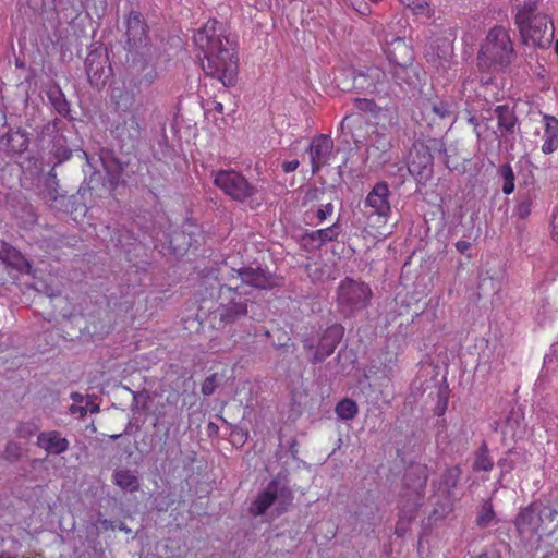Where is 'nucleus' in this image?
Listing matches in <instances>:
<instances>
[{
    "label": "nucleus",
    "instance_id": "obj_1",
    "mask_svg": "<svg viewBox=\"0 0 558 558\" xmlns=\"http://www.w3.org/2000/svg\"><path fill=\"white\" fill-rule=\"evenodd\" d=\"M194 44L204 53L202 68L206 75L217 78L223 86L234 84L238 74L235 41L226 26L209 20L194 34Z\"/></svg>",
    "mask_w": 558,
    "mask_h": 558
},
{
    "label": "nucleus",
    "instance_id": "obj_2",
    "mask_svg": "<svg viewBox=\"0 0 558 558\" xmlns=\"http://www.w3.org/2000/svg\"><path fill=\"white\" fill-rule=\"evenodd\" d=\"M220 276L226 282L219 286L217 314L225 325L246 316L251 289L266 290L274 286L271 276L260 268H231L226 274L223 266Z\"/></svg>",
    "mask_w": 558,
    "mask_h": 558
},
{
    "label": "nucleus",
    "instance_id": "obj_3",
    "mask_svg": "<svg viewBox=\"0 0 558 558\" xmlns=\"http://www.w3.org/2000/svg\"><path fill=\"white\" fill-rule=\"evenodd\" d=\"M539 0H523L515 4L514 24L522 43L547 49L554 39V25L544 13L537 12Z\"/></svg>",
    "mask_w": 558,
    "mask_h": 558
},
{
    "label": "nucleus",
    "instance_id": "obj_4",
    "mask_svg": "<svg viewBox=\"0 0 558 558\" xmlns=\"http://www.w3.org/2000/svg\"><path fill=\"white\" fill-rule=\"evenodd\" d=\"M514 59V48L509 32L495 26L486 35L477 54V65L483 71L506 70Z\"/></svg>",
    "mask_w": 558,
    "mask_h": 558
},
{
    "label": "nucleus",
    "instance_id": "obj_5",
    "mask_svg": "<svg viewBox=\"0 0 558 558\" xmlns=\"http://www.w3.org/2000/svg\"><path fill=\"white\" fill-rule=\"evenodd\" d=\"M372 290L363 281L345 278L337 288V306L344 315H353L368 306Z\"/></svg>",
    "mask_w": 558,
    "mask_h": 558
},
{
    "label": "nucleus",
    "instance_id": "obj_6",
    "mask_svg": "<svg viewBox=\"0 0 558 558\" xmlns=\"http://www.w3.org/2000/svg\"><path fill=\"white\" fill-rule=\"evenodd\" d=\"M214 184L239 203H252L258 192L241 172L233 169L216 171Z\"/></svg>",
    "mask_w": 558,
    "mask_h": 558
},
{
    "label": "nucleus",
    "instance_id": "obj_7",
    "mask_svg": "<svg viewBox=\"0 0 558 558\" xmlns=\"http://www.w3.org/2000/svg\"><path fill=\"white\" fill-rule=\"evenodd\" d=\"M344 333V328L335 324L326 328L322 333L311 335L305 337L302 342L304 349L308 352V361L312 364L323 362L330 356Z\"/></svg>",
    "mask_w": 558,
    "mask_h": 558
},
{
    "label": "nucleus",
    "instance_id": "obj_8",
    "mask_svg": "<svg viewBox=\"0 0 558 558\" xmlns=\"http://www.w3.org/2000/svg\"><path fill=\"white\" fill-rule=\"evenodd\" d=\"M291 501V490L287 486L281 485L278 481L274 480L251 504L250 512L255 517L263 515L271 506H275L278 514H281L287 510Z\"/></svg>",
    "mask_w": 558,
    "mask_h": 558
},
{
    "label": "nucleus",
    "instance_id": "obj_9",
    "mask_svg": "<svg viewBox=\"0 0 558 558\" xmlns=\"http://www.w3.org/2000/svg\"><path fill=\"white\" fill-rule=\"evenodd\" d=\"M389 197L388 184L386 182L376 183L364 202L366 214L369 217L377 216L385 223L391 214Z\"/></svg>",
    "mask_w": 558,
    "mask_h": 558
},
{
    "label": "nucleus",
    "instance_id": "obj_10",
    "mask_svg": "<svg viewBox=\"0 0 558 558\" xmlns=\"http://www.w3.org/2000/svg\"><path fill=\"white\" fill-rule=\"evenodd\" d=\"M149 38L147 34V25L142 19L141 13L131 11L126 19V45L129 51L144 53L148 50Z\"/></svg>",
    "mask_w": 558,
    "mask_h": 558
},
{
    "label": "nucleus",
    "instance_id": "obj_11",
    "mask_svg": "<svg viewBox=\"0 0 558 558\" xmlns=\"http://www.w3.org/2000/svg\"><path fill=\"white\" fill-rule=\"evenodd\" d=\"M494 113L497 118L499 144L507 149L513 148L515 134L519 131L518 118L512 108L507 105L496 106Z\"/></svg>",
    "mask_w": 558,
    "mask_h": 558
},
{
    "label": "nucleus",
    "instance_id": "obj_12",
    "mask_svg": "<svg viewBox=\"0 0 558 558\" xmlns=\"http://www.w3.org/2000/svg\"><path fill=\"white\" fill-rule=\"evenodd\" d=\"M392 137L386 128H378L371 134V144L367 147V156L379 166L390 161Z\"/></svg>",
    "mask_w": 558,
    "mask_h": 558
},
{
    "label": "nucleus",
    "instance_id": "obj_13",
    "mask_svg": "<svg viewBox=\"0 0 558 558\" xmlns=\"http://www.w3.org/2000/svg\"><path fill=\"white\" fill-rule=\"evenodd\" d=\"M428 474L429 472L427 466L420 463L410 465L404 474L403 481L413 500V510H415L420 505V499L426 487Z\"/></svg>",
    "mask_w": 558,
    "mask_h": 558
},
{
    "label": "nucleus",
    "instance_id": "obj_14",
    "mask_svg": "<svg viewBox=\"0 0 558 558\" xmlns=\"http://www.w3.org/2000/svg\"><path fill=\"white\" fill-rule=\"evenodd\" d=\"M341 230V222L338 218L336 222L327 228L303 233L301 235V243L306 250H318L327 243L338 241Z\"/></svg>",
    "mask_w": 558,
    "mask_h": 558
},
{
    "label": "nucleus",
    "instance_id": "obj_15",
    "mask_svg": "<svg viewBox=\"0 0 558 558\" xmlns=\"http://www.w3.org/2000/svg\"><path fill=\"white\" fill-rule=\"evenodd\" d=\"M333 150V141L330 136L319 134L313 137L310 147V160L312 166V172L317 173L322 167L329 162L330 156Z\"/></svg>",
    "mask_w": 558,
    "mask_h": 558
},
{
    "label": "nucleus",
    "instance_id": "obj_16",
    "mask_svg": "<svg viewBox=\"0 0 558 558\" xmlns=\"http://www.w3.org/2000/svg\"><path fill=\"white\" fill-rule=\"evenodd\" d=\"M140 59L134 57L130 64V73L133 76V84L138 89L148 88L158 77L156 65L145 59L144 53H138Z\"/></svg>",
    "mask_w": 558,
    "mask_h": 558
},
{
    "label": "nucleus",
    "instance_id": "obj_17",
    "mask_svg": "<svg viewBox=\"0 0 558 558\" xmlns=\"http://www.w3.org/2000/svg\"><path fill=\"white\" fill-rule=\"evenodd\" d=\"M515 525L522 536H532L538 534L542 538V518L539 511V502H533L523 509L515 520Z\"/></svg>",
    "mask_w": 558,
    "mask_h": 558
},
{
    "label": "nucleus",
    "instance_id": "obj_18",
    "mask_svg": "<svg viewBox=\"0 0 558 558\" xmlns=\"http://www.w3.org/2000/svg\"><path fill=\"white\" fill-rule=\"evenodd\" d=\"M387 57L393 65L392 76L396 80H403L401 74L407 71V66L412 61V53L402 39H396L387 50Z\"/></svg>",
    "mask_w": 558,
    "mask_h": 558
},
{
    "label": "nucleus",
    "instance_id": "obj_19",
    "mask_svg": "<svg viewBox=\"0 0 558 558\" xmlns=\"http://www.w3.org/2000/svg\"><path fill=\"white\" fill-rule=\"evenodd\" d=\"M387 74L378 66H371L365 72L353 75L352 87L356 90L374 93L386 81Z\"/></svg>",
    "mask_w": 558,
    "mask_h": 558
},
{
    "label": "nucleus",
    "instance_id": "obj_20",
    "mask_svg": "<svg viewBox=\"0 0 558 558\" xmlns=\"http://www.w3.org/2000/svg\"><path fill=\"white\" fill-rule=\"evenodd\" d=\"M543 535L553 538L550 550H558V507L539 502Z\"/></svg>",
    "mask_w": 558,
    "mask_h": 558
},
{
    "label": "nucleus",
    "instance_id": "obj_21",
    "mask_svg": "<svg viewBox=\"0 0 558 558\" xmlns=\"http://www.w3.org/2000/svg\"><path fill=\"white\" fill-rule=\"evenodd\" d=\"M416 155L412 156L408 165L409 172L417 180L427 179L430 174L432 155L423 145L414 146Z\"/></svg>",
    "mask_w": 558,
    "mask_h": 558
},
{
    "label": "nucleus",
    "instance_id": "obj_22",
    "mask_svg": "<svg viewBox=\"0 0 558 558\" xmlns=\"http://www.w3.org/2000/svg\"><path fill=\"white\" fill-rule=\"evenodd\" d=\"M37 446L47 454H61L69 449V440L57 430L43 432L37 436Z\"/></svg>",
    "mask_w": 558,
    "mask_h": 558
},
{
    "label": "nucleus",
    "instance_id": "obj_23",
    "mask_svg": "<svg viewBox=\"0 0 558 558\" xmlns=\"http://www.w3.org/2000/svg\"><path fill=\"white\" fill-rule=\"evenodd\" d=\"M0 260L7 266L28 274L31 271V263L15 247L7 242L0 241Z\"/></svg>",
    "mask_w": 558,
    "mask_h": 558
},
{
    "label": "nucleus",
    "instance_id": "obj_24",
    "mask_svg": "<svg viewBox=\"0 0 558 558\" xmlns=\"http://www.w3.org/2000/svg\"><path fill=\"white\" fill-rule=\"evenodd\" d=\"M28 146V136L24 130H10L0 138V149L9 153L19 154L26 150Z\"/></svg>",
    "mask_w": 558,
    "mask_h": 558
},
{
    "label": "nucleus",
    "instance_id": "obj_25",
    "mask_svg": "<svg viewBox=\"0 0 558 558\" xmlns=\"http://www.w3.org/2000/svg\"><path fill=\"white\" fill-rule=\"evenodd\" d=\"M544 134L542 136V153L545 155L553 154L558 148V119L553 116L545 114Z\"/></svg>",
    "mask_w": 558,
    "mask_h": 558
},
{
    "label": "nucleus",
    "instance_id": "obj_26",
    "mask_svg": "<svg viewBox=\"0 0 558 558\" xmlns=\"http://www.w3.org/2000/svg\"><path fill=\"white\" fill-rule=\"evenodd\" d=\"M105 60L98 53H89L85 60L86 73L92 85L97 87L105 84L106 68Z\"/></svg>",
    "mask_w": 558,
    "mask_h": 558
},
{
    "label": "nucleus",
    "instance_id": "obj_27",
    "mask_svg": "<svg viewBox=\"0 0 558 558\" xmlns=\"http://www.w3.org/2000/svg\"><path fill=\"white\" fill-rule=\"evenodd\" d=\"M47 98L53 109L64 118L70 116V102L59 85H51L46 90Z\"/></svg>",
    "mask_w": 558,
    "mask_h": 558
},
{
    "label": "nucleus",
    "instance_id": "obj_28",
    "mask_svg": "<svg viewBox=\"0 0 558 558\" xmlns=\"http://www.w3.org/2000/svg\"><path fill=\"white\" fill-rule=\"evenodd\" d=\"M333 210L331 202L319 204L317 208L311 207L304 211V221L310 226H319L332 216Z\"/></svg>",
    "mask_w": 558,
    "mask_h": 558
},
{
    "label": "nucleus",
    "instance_id": "obj_29",
    "mask_svg": "<svg viewBox=\"0 0 558 558\" xmlns=\"http://www.w3.org/2000/svg\"><path fill=\"white\" fill-rule=\"evenodd\" d=\"M113 482L117 486L131 493L138 490L140 480L135 473L129 469H119L113 474Z\"/></svg>",
    "mask_w": 558,
    "mask_h": 558
},
{
    "label": "nucleus",
    "instance_id": "obj_30",
    "mask_svg": "<svg viewBox=\"0 0 558 558\" xmlns=\"http://www.w3.org/2000/svg\"><path fill=\"white\" fill-rule=\"evenodd\" d=\"M335 412L338 418L342 421H350L357 415L359 407L354 400L345 398L337 403Z\"/></svg>",
    "mask_w": 558,
    "mask_h": 558
},
{
    "label": "nucleus",
    "instance_id": "obj_31",
    "mask_svg": "<svg viewBox=\"0 0 558 558\" xmlns=\"http://www.w3.org/2000/svg\"><path fill=\"white\" fill-rule=\"evenodd\" d=\"M493 466L494 462L489 457L487 445L483 442V445L478 448V450L475 453L473 470L476 472H489L493 469Z\"/></svg>",
    "mask_w": 558,
    "mask_h": 558
},
{
    "label": "nucleus",
    "instance_id": "obj_32",
    "mask_svg": "<svg viewBox=\"0 0 558 558\" xmlns=\"http://www.w3.org/2000/svg\"><path fill=\"white\" fill-rule=\"evenodd\" d=\"M535 198V192L529 191L526 193L520 194L518 203L514 207V214L521 219L529 217L532 211V206Z\"/></svg>",
    "mask_w": 558,
    "mask_h": 558
},
{
    "label": "nucleus",
    "instance_id": "obj_33",
    "mask_svg": "<svg viewBox=\"0 0 558 558\" xmlns=\"http://www.w3.org/2000/svg\"><path fill=\"white\" fill-rule=\"evenodd\" d=\"M461 476V469L459 466L448 468L440 476V488L444 493L449 494L453 489Z\"/></svg>",
    "mask_w": 558,
    "mask_h": 558
},
{
    "label": "nucleus",
    "instance_id": "obj_34",
    "mask_svg": "<svg viewBox=\"0 0 558 558\" xmlns=\"http://www.w3.org/2000/svg\"><path fill=\"white\" fill-rule=\"evenodd\" d=\"M475 521L480 527H487L496 521L493 504L489 500H486L482 504L477 511Z\"/></svg>",
    "mask_w": 558,
    "mask_h": 558
},
{
    "label": "nucleus",
    "instance_id": "obj_35",
    "mask_svg": "<svg viewBox=\"0 0 558 558\" xmlns=\"http://www.w3.org/2000/svg\"><path fill=\"white\" fill-rule=\"evenodd\" d=\"M124 130L126 131V135L131 140H136L141 135V123L138 118L135 114H130L128 119L124 120V124L122 128H118L119 135H124Z\"/></svg>",
    "mask_w": 558,
    "mask_h": 558
},
{
    "label": "nucleus",
    "instance_id": "obj_36",
    "mask_svg": "<svg viewBox=\"0 0 558 558\" xmlns=\"http://www.w3.org/2000/svg\"><path fill=\"white\" fill-rule=\"evenodd\" d=\"M498 174L504 180L502 192L506 195L511 194L514 191V173L512 167L509 163L501 165L498 169Z\"/></svg>",
    "mask_w": 558,
    "mask_h": 558
},
{
    "label": "nucleus",
    "instance_id": "obj_37",
    "mask_svg": "<svg viewBox=\"0 0 558 558\" xmlns=\"http://www.w3.org/2000/svg\"><path fill=\"white\" fill-rule=\"evenodd\" d=\"M354 107L360 111L371 112L375 117H377L378 113L381 111V109L377 107L373 100L365 98H355Z\"/></svg>",
    "mask_w": 558,
    "mask_h": 558
},
{
    "label": "nucleus",
    "instance_id": "obj_38",
    "mask_svg": "<svg viewBox=\"0 0 558 558\" xmlns=\"http://www.w3.org/2000/svg\"><path fill=\"white\" fill-rule=\"evenodd\" d=\"M38 429H39L38 425L33 421L22 422L19 424V426L16 428V435L20 438L27 439V438L32 437L33 435H35V433Z\"/></svg>",
    "mask_w": 558,
    "mask_h": 558
},
{
    "label": "nucleus",
    "instance_id": "obj_39",
    "mask_svg": "<svg viewBox=\"0 0 558 558\" xmlns=\"http://www.w3.org/2000/svg\"><path fill=\"white\" fill-rule=\"evenodd\" d=\"M324 195V191L318 187H308L304 191V196L302 199V205L306 206L315 202H319L322 196Z\"/></svg>",
    "mask_w": 558,
    "mask_h": 558
},
{
    "label": "nucleus",
    "instance_id": "obj_40",
    "mask_svg": "<svg viewBox=\"0 0 558 558\" xmlns=\"http://www.w3.org/2000/svg\"><path fill=\"white\" fill-rule=\"evenodd\" d=\"M52 155L57 160L56 163H61L71 158L72 151L68 147L59 144V142L53 146Z\"/></svg>",
    "mask_w": 558,
    "mask_h": 558
},
{
    "label": "nucleus",
    "instance_id": "obj_41",
    "mask_svg": "<svg viewBox=\"0 0 558 558\" xmlns=\"http://www.w3.org/2000/svg\"><path fill=\"white\" fill-rule=\"evenodd\" d=\"M22 448L19 444L10 441L7 444L3 451V458L5 460L15 461L21 457Z\"/></svg>",
    "mask_w": 558,
    "mask_h": 558
},
{
    "label": "nucleus",
    "instance_id": "obj_42",
    "mask_svg": "<svg viewBox=\"0 0 558 558\" xmlns=\"http://www.w3.org/2000/svg\"><path fill=\"white\" fill-rule=\"evenodd\" d=\"M218 386V376L217 374H211L208 376L202 384V393L204 396H210L215 392Z\"/></svg>",
    "mask_w": 558,
    "mask_h": 558
},
{
    "label": "nucleus",
    "instance_id": "obj_43",
    "mask_svg": "<svg viewBox=\"0 0 558 558\" xmlns=\"http://www.w3.org/2000/svg\"><path fill=\"white\" fill-rule=\"evenodd\" d=\"M432 111L439 118H446L450 114L449 105L444 101L432 104Z\"/></svg>",
    "mask_w": 558,
    "mask_h": 558
},
{
    "label": "nucleus",
    "instance_id": "obj_44",
    "mask_svg": "<svg viewBox=\"0 0 558 558\" xmlns=\"http://www.w3.org/2000/svg\"><path fill=\"white\" fill-rule=\"evenodd\" d=\"M231 436L233 437L234 442L243 445L248 438V432L242 427L233 426Z\"/></svg>",
    "mask_w": 558,
    "mask_h": 558
},
{
    "label": "nucleus",
    "instance_id": "obj_45",
    "mask_svg": "<svg viewBox=\"0 0 558 558\" xmlns=\"http://www.w3.org/2000/svg\"><path fill=\"white\" fill-rule=\"evenodd\" d=\"M498 466L500 468L501 475H505L514 469L515 463L509 456H506L498 461Z\"/></svg>",
    "mask_w": 558,
    "mask_h": 558
},
{
    "label": "nucleus",
    "instance_id": "obj_46",
    "mask_svg": "<svg viewBox=\"0 0 558 558\" xmlns=\"http://www.w3.org/2000/svg\"><path fill=\"white\" fill-rule=\"evenodd\" d=\"M550 227L551 238L558 242V206L553 211Z\"/></svg>",
    "mask_w": 558,
    "mask_h": 558
},
{
    "label": "nucleus",
    "instance_id": "obj_47",
    "mask_svg": "<svg viewBox=\"0 0 558 558\" xmlns=\"http://www.w3.org/2000/svg\"><path fill=\"white\" fill-rule=\"evenodd\" d=\"M300 162L296 159L288 160L282 163V169L286 173L293 172L298 169Z\"/></svg>",
    "mask_w": 558,
    "mask_h": 558
},
{
    "label": "nucleus",
    "instance_id": "obj_48",
    "mask_svg": "<svg viewBox=\"0 0 558 558\" xmlns=\"http://www.w3.org/2000/svg\"><path fill=\"white\" fill-rule=\"evenodd\" d=\"M471 247V243L469 241H464V240H459L457 243H456V248L458 252H460L461 254H464L469 251V248Z\"/></svg>",
    "mask_w": 558,
    "mask_h": 558
},
{
    "label": "nucleus",
    "instance_id": "obj_49",
    "mask_svg": "<svg viewBox=\"0 0 558 558\" xmlns=\"http://www.w3.org/2000/svg\"><path fill=\"white\" fill-rule=\"evenodd\" d=\"M402 4L409 8H422L420 0H400Z\"/></svg>",
    "mask_w": 558,
    "mask_h": 558
},
{
    "label": "nucleus",
    "instance_id": "obj_50",
    "mask_svg": "<svg viewBox=\"0 0 558 558\" xmlns=\"http://www.w3.org/2000/svg\"><path fill=\"white\" fill-rule=\"evenodd\" d=\"M99 524H100V527H101L102 530H106V531H107V530H114V524H113V522H112V521H110V520H107V519L100 520V521H99Z\"/></svg>",
    "mask_w": 558,
    "mask_h": 558
},
{
    "label": "nucleus",
    "instance_id": "obj_51",
    "mask_svg": "<svg viewBox=\"0 0 558 558\" xmlns=\"http://www.w3.org/2000/svg\"><path fill=\"white\" fill-rule=\"evenodd\" d=\"M551 354L558 362V341L551 345Z\"/></svg>",
    "mask_w": 558,
    "mask_h": 558
},
{
    "label": "nucleus",
    "instance_id": "obj_52",
    "mask_svg": "<svg viewBox=\"0 0 558 558\" xmlns=\"http://www.w3.org/2000/svg\"><path fill=\"white\" fill-rule=\"evenodd\" d=\"M215 110L221 113V112L223 111V106H222V104H220V102H216V105H215Z\"/></svg>",
    "mask_w": 558,
    "mask_h": 558
},
{
    "label": "nucleus",
    "instance_id": "obj_53",
    "mask_svg": "<svg viewBox=\"0 0 558 558\" xmlns=\"http://www.w3.org/2000/svg\"><path fill=\"white\" fill-rule=\"evenodd\" d=\"M0 558H16V556H13V555H10L7 553H2V554H0Z\"/></svg>",
    "mask_w": 558,
    "mask_h": 558
},
{
    "label": "nucleus",
    "instance_id": "obj_54",
    "mask_svg": "<svg viewBox=\"0 0 558 558\" xmlns=\"http://www.w3.org/2000/svg\"><path fill=\"white\" fill-rule=\"evenodd\" d=\"M475 558H489V555L487 553H483Z\"/></svg>",
    "mask_w": 558,
    "mask_h": 558
},
{
    "label": "nucleus",
    "instance_id": "obj_55",
    "mask_svg": "<svg viewBox=\"0 0 558 558\" xmlns=\"http://www.w3.org/2000/svg\"><path fill=\"white\" fill-rule=\"evenodd\" d=\"M119 529H120L121 531H125V532H129V531H130V530H129L124 524H121V525L119 526Z\"/></svg>",
    "mask_w": 558,
    "mask_h": 558
},
{
    "label": "nucleus",
    "instance_id": "obj_56",
    "mask_svg": "<svg viewBox=\"0 0 558 558\" xmlns=\"http://www.w3.org/2000/svg\"><path fill=\"white\" fill-rule=\"evenodd\" d=\"M466 85H468V83H466V82H464V83H463V86H462V94H463V95H465V92H466Z\"/></svg>",
    "mask_w": 558,
    "mask_h": 558
},
{
    "label": "nucleus",
    "instance_id": "obj_57",
    "mask_svg": "<svg viewBox=\"0 0 558 558\" xmlns=\"http://www.w3.org/2000/svg\"><path fill=\"white\" fill-rule=\"evenodd\" d=\"M555 52L558 56V39L555 41Z\"/></svg>",
    "mask_w": 558,
    "mask_h": 558
},
{
    "label": "nucleus",
    "instance_id": "obj_58",
    "mask_svg": "<svg viewBox=\"0 0 558 558\" xmlns=\"http://www.w3.org/2000/svg\"><path fill=\"white\" fill-rule=\"evenodd\" d=\"M349 119H350V116H345V117L343 118V120H342L341 124L343 125V124L345 123V121H347V120H349Z\"/></svg>",
    "mask_w": 558,
    "mask_h": 558
},
{
    "label": "nucleus",
    "instance_id": "obj_59",
    "mask_svg": "<svg viewBox=\"0 0 558 558\" xmlns=\"http://www.w3.org/2000/svg\"><path fill=\"white\" fill-rule=\"evenodd\" d=\"M120 437H121V434H117V435H112V436H111V438H112V439H118V438H120Z\"/></svg>",
    "mask_w": 558,
    "mask_h": 558
},
{
    "label": "nucleus",
    "instance_id": "obj_60",
    "mask_svg": "<svg viewBox=\"0 0 558 558\" xmlns=\"http://www.w3.org/2000/svg\"><path fill=\"white\" fill-rule=\"evenodd\" d=\"M4 119L3 113L0 111V122Z\"/></svg>",
    "mask_w": 558,
    "mask_h": 558
},
{
    "label": "nucleus",
    "instance_id": "obj_61",
    "mask_svg": "<svg viewBox=\"0 0 558 558\" xmlns=\"http://www.w3.org/2000/svg\"><path fill=\"white\" fill-rule=\"evenodd\" d=\"M118 243L121 244L122 246L124 245L121 239H118Z\"/></svg>",
    "mask_w": 558,
    "mask_h": 558
},
{
    "label": "nucleus",
    "instance_id": "obj_62",
    "mask_svg": "<svg viewBox=\"0 0 558 558\" xmlns=\"http://www.w3.org/2000/svg\"><path fill=\"white\" fill-rule=\"evenodd\" d=\"M211 427L217 428V426H215V425H214V423H210V424H209V428H211Z\"/></svg>",
    "mask_w": 558,
    "mask_h": 558
},
{
    "label": "nucleus",
    "instance_id": "obj_63",
    "mask_svg": "<svg viewBox=\"0 0 558 558\" xmlns=\"http://www.w3.org/2000/svg\"><path fill=\"white\" fill-rule=\"evenodd\" d=\"M396 533H397L398 535H400V534H401V531H400L399 529H397V530H396Z\"/></svg>",
    "mask_w": 558,
    "mask_h": 558
},
{
    "label": "nucleus",
    "instance_id": "obj_64",
    "mask_svg": "<svg viewBox=\"0 0 558 558\" xmlns=\"http://www.w3.org/2000/svg\"><path fill=\"white\" fill-rule=\"evenodd\" d=\"M372 2H379L380 0H371Z\"/></svg>",
    "mask_w": 558,
    "mask_h": 558
}]
</instances>
